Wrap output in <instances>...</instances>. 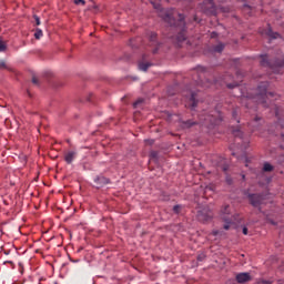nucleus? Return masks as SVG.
Segmentation results:
<instances>
[{
  "instance_id": "1",
  "label": "nucleus",
  "mask_w": 284,
  "mask_h": 284,
  "mask_svg": "<svg viewBox=\"0 0 284 284\" xmlns=\"http://www.w3.org/2000/svg\"><path fill=\"white\" fill-rule=\"evenodd\" d=\"M162 19L171 26H185V16L183 13L178 14V23L170 11H161Z\"/></svg>"
},
{
  "instance_id": "2",
  "label": "nucleus",
  "mask_w": 284,
  "mask_h": 284,
  "mask_svg": "<svg viewBox=\"0 0 284 284\" xmlns=\"http://www.w3.org/2000/svg\"><path fill=\"white\" fill-rule=\"evenodd\" d=\"M221 118H217L214 114H203L200 115V123L202 125H205L206 128H210L212 125H219L221 123Z\"/></svg>"
},
{
  "instance_id": "3",
  "label": "nucleus",
  "mask_w": 284,
  "mask_h": 284,
  "mask_svg": "<svg viewBox=\"0 0 284 284\" xmlns=\"http://www.w3.org/2000/svg\"><path fill=\"white\" fill-rule=\"evenodd\" d=\"M258 94H257V103L261 105H264V108L267 105V94L272 97V93H267V82H263L258 87Z\"/></svg>"
},
{
  "instance_id": "4",
  "label": "nucleus",
  "mask_w": 284,
  "mask_h": 284,
  "mask_svg": "<svg viewBox=\"0 0 284 284\" xmlns=\"http://www.w3.org/2000/svg\"><path fill=\"white\" fill-rule=\"evenodd\" d=\"M149 41H150V45L148 50H150L153 54H156V52H159V48L161 44L159 43V41H156L155 32L149 33Z\"/></svg>"
},
{
  "instance_id": "5",
  "label": "nucleus",
  "mask_w": 284,
  "mask_h": 284,
  "mask_svg": "<svg viewBox=\"0 0 284 284\" xmlns=\"http://www.w3.org/2000/svg\"><path fill=\"white\" fill-rule=\"evenodd\" d=\"M197 220L201 221V223H207V221H212V212L207 211L206 209L197 211Z\"/></svg>"
},
{
  "instance_id": "6",
  "label": "nucleus",
  "mask_w": 284,
  "mask_h": 284,
  "mask_svg": "<svg viewBox=\"0 0 284 284\" xmlns=\"http://www.w3.org/2000/svg\"><path fill=\"white\" fill-rule=\"evenodd\" d=\"M248 201L253 207H261L263 203V196L258 194H248Z\"/></svg>"
},
{
  "instance_id": "7",
  "label": "nucleus",
  "mask_w": 284,
  "mask_h": 284,
  "mask_svg": "<svg viewBox=\"0 0 284 284\" xmlns=\"http://www.w3.org/2000/svg\"><path fill=\"white\" fill-rule=\"evenodd\" d=\"M235 281L239 284L250 283V281H252V275L250 273H237L235 275Z\"/></svg>"
},
{
  "instance_id": "8",
  "label": "nucleus",
  "mask_w": 284,
  "mask_h": 284,
  "mask_svg": "<svg viewBox=\"0 0 284 284\" xmlns=\"http://www.w3.org/2000/svg\"><path fill=\"white\" fill-rule=\"evenodd\" d=\"M196 85H200L201 88H210L212 85V82L210 80L203 81V73L199 74V79L196 80Z\"/></svg>"
},
{
  "instance_id": "9",
  "label": "nucleus",
  "mask_w": 284,
  "mask_h": 284,
  "mask_svg": "<svg viewBox=\"0 0 284 284\" xmlns=\"http://www.w3.org/2000/svg\"><path fill=\"white\" fill-rule=\"evenodd\" d=\"M189 103H190L192 110H194V108H196V105L199 103V100H196V93H194V91H190Z\"/></svg>"
},
{
  "instance_id": "10",
  "label": "nucleus",
  "mask_w": 284,
  "mask_h": 284,
  "mask_svg": "<svg viewBox=\"0 0 284 284\" xmlns=\"http://www.w3.org/2000/svg\"><path fill=\"white\" fill-rule=\"evenodd\" d=\"M152 65L150 62H145V55L142 57V61L139 62V70L148 72V69Z\"/></svg>"
},
{
  "instance_id": "11",
  "label": "nucleus",
  "mask_w": 284,
  "mask_h": 284,
  "mask_svg": "<svg viewBox=\"0 0 284 284\" xmlns=\"http://www.w3.org/2000/svg\"><path fill=\"white\" fill-rule=\"evenodd\" d=\"M74 159H77V152L74 151H70L68 153H65L64 155V161L70 165V163H72V161H74Z\"/></svg>"
},
{
  "instance_id": "12",
  "label": "nucleus",
  "mask_w": 284,
  "mask_h": 284,
  "mask_svg": "<svg viewBox=\"0 0 284 284\" xmlns=\"http://www.w3.org/2000/svg\"><path fill=\"white\" fill-rule=\"evenodd\" d=\"M260 63L263 68H272V62H270V60L267 59V55H261Z\"/></svg>"
},
{
  "instance_id": "13",
  "label": "nucleus",
  "mask_w": 284,
  "mask_h": 284,
  "mask_svg": "<svg viewBox=\"0 0 284 284\" xmlns=\"http://www.w3.org/2000/svg\"><path fill=\"white\" fill-rule=\"evenodd\" d=\"M227 77L230 75L224 77V83H226V87L229 88V90H233V88H239V82L227 83Z\"/></svg>"
},
{
  "instance_id": "14",
  "label": "nucleus",
  "mask_w": 284,
  "mask_h": 284,
  "mask_svg": "<svg viewBox=\"0 0 284 284\" xmlns=\"http://www.w3.org/2000/svg\"><path fill=\"white\" fill-rule=\"evenodd\" d=\"M266 34H267L268 37H271V39H278V37H281V34H278V32L272 31L271 28L267 29Z\"/></svg>"
},
{
  "instance_id": "15",
  "label": "nucleus",
  "mask_w": 284,
  "mask_h": 284,
  "mask_svg": "<svg viewBox=\"0 0 284 284\" xmlns=\"http://www.w3.org/2000/svg\"><path fill=\"white\" fill-rule=\"evenodd\" d=\"M213 50H214L215 52L221 53L223 50H225V44L222 43V42H220V43H217L216 45L213 47Z\"/></svg>"
},
{
  "instance_id": "16",
  "label": "nucleus",
  "mask_w": 284,
  "mask_h": 284,
  "mask_svg": "<svg viewBox=\"0 0 284 284\" xmlns=\"http://www.w3.org/2000/svg\"><path fill=\"white\" fill-rule=\"evenodd\" d=\"M222 219L223 216H230V205H224L221 210Z\"/></svg>"
},
{
  "instance_id": "17",
  "label": "nucleus",
  "mask_w": 284,
  "mask_h": 284,
  "mask_svg": "<svg viewBox=\"0 0 284 284\" xmlns=\"http://www.w3.org/2000/svg\"><path fill=\"white\" fill-rule=\"evenodd\" d=\"M223 221L226 223V224H224V230H230V224L232 223V217L223 216Z\"/></svg>"
},
{
  "instance_id": "18",
  "label": "nucleus",
  "mask_w": 284,
  "mask_h": 284,
  "mask_svg": "<svg viewBox=\"0 0 284 284\" xmlns=\"http://www.w3.org/2000/svg\"><path fill=\"white\" fill-rule=\"evenodd\" d=\"M187 39V37L185 36V30H182L179 34H178V41L181 43L183 41H185Z\"/></svg>"
},
{
  "instance_id": "19",
  "label": "nucleus",
  "mask_w": 284,
  "mask_h": 284,
  "mask_svg": "<svg viewBox=\"0 0 284 284\" xmlns=\"http://www.w3.org/2000/svg\"><path fill=\"white\" fill-rule=\"evenodd\" d=\"M258 121H261V118L256 116V118L250 123V125H252V126L254 128L253 131L258 128Z\"/></svg>"
},
{
  "instance_id": "20",
  "label": "nucleus",
  "mask_w": 284,
  "mask_h": 284,
  "mask_svg": "<svg viewBox=\"0 0 284 284\" xmlns=\"http://www.w3.org/2000/svg\"><path fill=\"white\" fill-rule=\"evenodd\" d=\"M192 125H196V122H194L192 120H187V121L183 122L182 128H192Z\"/></svg>"
},
{
  "instance_id": "21",
  "label": "nucleus",
  "mask_w": 284,
  "mask_h": 284,
  "mask_svg": "<svg viewBox=\"0 0 284 284\" xmlns=\"http://www.w3.org/2000/svg\"><path fill=\"white\" fill-rule=\"evenodd\" d=\"M272 170H274V166H272V164L264 163V166H263L264 172H272Z\"/></svg>"
},
{
  "instance_id": "22",
  "label": "nucleus",
  "mask_w": 284,
  "mask_h": 284,
  "mask_svg": "<svg viewBox=\"0 0 284 284\" xmlns=\"http://www.w3.org/2000/svg\"><path fill=\"white\" fill-rule=\"evenodd\" d=\"M34 37L36 39H41V37H43V31L41 29H37Z\"/></svg>"
},
{
  "instance_id": "23",
  "label": "nucleus",
  "mask_w": 284,
  "mask_h": 284,
  "mask_svg": "<svg viewBox=\"0 0 284 284\" xmlns=\"http://www.w3.org/2000/svg\"><path fill=\"white\" fill-rule=\"evenodd\" d=\"M234 136H243V132H241V129L236 128L233 131Z\"/></svg>"
},
{
  "instance_id": "24",
  "label": "nucleus",
  "mask_w": 284,
  "mask_h": 284,
  "mask_svg": "<svg viewBox=\"0 0 284 284\" xmlns=\"http://www.w3.org/2000/svg\"><path fill=\"white\" fill-rule=\"evenodd\" d=\"M151 3L155 10H161V3L155 2L154 0H151Z\"/></svg>"
},
{
  "instance_id": "25",
  "label": "nucleus",
  "mask_w": 284,
  "mask_h": 284,
  "mask_svg": "<svg viewBox=\"0 0 284 284\" xmlns=\"http://www.w3.org/2000/svg\"><path fill=\"white\" fill-rule=\"evenodd\" d=\"M75 6H85V0H72Z\"/></svg>"
},
{
  "instance_id": "26",
  "label": "nucleus",
  "mask_w": 284,
  "mask_h": 284,
  "mask_svg": "<svg viewBox=\"0 0 284 284\" xmlns=\"http://www.w3.org/2000/svg\"><path fill=\"white\" fill-rule=\"evenodd\" d=\"M0 70H8V64L3 60H0Z\"/></svg>"
},
{
  "instance_id": "27",
  "label": "nucleus",
  "mask_w": 284,
  "mask_h": 284,
  "mask_svg": "<svg viewBox=\"0 0 284 284\" xmlns=\"http://www.w3.org/2000/svg\"><path fill=\"white\" fill-rule=\"evenodd\" d=\"M173 212H174L175 214H179V212H181V205H175V206H173Z\"/></svg>"
},
{
  "instance_id": "28",
  "label": "nucleus",
  "mask_w": 284,
  "mask_h": 284,
  "mask_svg": "<svg viewBox=\"0 0 284 284\" xmlns=\"http://www.w3.org/2000/svg\"><path fill=\"white\" fill-rule=\"evenodd\" d=\"M98 181H100V183H104V184L110 183V181H108V179H105V178H98Z\"/></svg>"
},
{
  "instance_id": "29",
  "label": "nucleus",
  "mask_w": 284,
  "mask_h": 284,
  "mask_svg": "<svg viewBox=\"0 0 284 284\" xmlns=\"http://www.w3.org/2000/svg\"><path fill=\"white\" fill-rule=\"evenodd\" d=\"M33 19L36 21V26H41V20L39 19V16H34Z\"/></svg>"
},
{
  "instance_id": "30",
  "label": "nucleus",
  "mask_w": 284,
  "mask_h": 284,
  "mask_svg": "<svg viewBox=\"0 0 284 284\" xmlns=\"http://www.w3.org/2000/svg\"><path fill=\"white\" fill-rule=\"evenodd\" d=\"M32 83H33L34 85H39V78L33 77V78H32Z\"/></svg>"
},
{
  "instance_id": "31",
  "label": "nucleus",
  "mask_w": 284,
  "mask_h": 284,
  "mask_svg": "<svg viewBox=\"0 0 284 284\" xmlns=\"http://www.w3.org/2000/svg\"><path fill=\"white\" fill-rule=\"evenodd\" d=\"M141 103H143V99L138 100L136 102H134V108H138L139 105H141Z\"/></svg>"
},
{
  "instance_id": "32",
  "label": "nucleus",
  "mask_w": 284,
  "mask_h": 284,
  "mask_svg": "<svg viewBox=\"0 0 284 284\" xmlns=\"http://www.w3.org/2000/svg\"><path fill=\"white\" fill-rule=\"evenodd\" d=\"M258 284H272V281H266V280H260L258 282H257Z\"/></svg>"
},
{
  "instance_id": "33",
  "label": "nucleus",
  "mask_w": 284,
  "mask_h": 284,
  "mask_svg": "<svg viewBox=\"0 0 284 284\" xmlns=\"http://www.w3.org/2000/svg\"><path fill=\"white\" fill-rule=\"evenodd\" d=\"M6 50V44L3 42H0V52H4Z\"/></svg>"
},
{
  "instance_id": "34",
  "label": "nucleus",
  "mask_w": 284,
  "mask_h": 284,
  "mask_svg": "<svg viewBox=\"0 0 284 284\" xmlns=\"http://www.w3.org/2000/svg\"><path fill=\"white\" fill-rule=\"evenodd\" d=\"M242 232H243V234H244L245 236H247V234H248L247 226H244L243 230H242Z\"/></svg>"
},
{
  "instance_id": "35",
  "label": "nucleus",
  "mask_w": 284,
  "mask_h": 284,
  "mask_svg": "<svg viewBox=\"0 0 284 284\" xmlns=\"http://www.w3.org/2000/svg\"><path fill=\"white\" fill-rule=\"evenodd\" d=\"M151 156H152V159H156V156H158L156 151L151 152Z\"/></svg>"
},
{
  "instance_id": "36",
  "label": "nucleus",
  "mask_w": 284,
  "mask_h": 284,
  "mask_svg": "<svg viewBox=\"0 0 284 284\" xmlns=\"http://www.w3.org/2000/svg\"><path fill=\"white\" fill-rule=\"evenodd\" d=\"M237 114H239V110H234L233 111V119H236Z\"/></svg>"
},
{
  "instance_id": "37",
  "label": "nucleus",
  "mask_w": 284,
  "mask_h": 284,
  "mask_svg": "<svg viewBox=\"0 0 284 284\" xmlns=\"http://www.w3.org/2000/svg\"><path fill=\"white\" fill-rule=\"evenodd\" d=\"M211 235H212V236H219V231H213V232L211 233Z\"/></svg>"
},
{
  "instance_id": "38",
  "label": "nucleus",
  "mask_w": 284,
  "mask_h": 284,
  "mask_svg": "<svg viewBox=\"0 0 284 284\" xmlns=\"http://www.w3.org/2000/svg\"><path fill=\"white\" fill-rule=\"evenodd\" d=\"M203 258H205V255H199L197 256V261H203Z\"/></svg>"
},
{
  "instance_id": "39",
  "label": "nucleus",
  "mask_w": 284,
  "mask_h": 284,
  "mask_svg": "<svg viewBox=\"0 0 284 284\" xmlns=\"http://www.w3.org/2000/svg\"><path fill=\"white\" fill-rule=\"evenodd\" d=\"M245 165H246V168H247V164L250 163V159H247V156H245Z\"/></svg>"
},
{
  "instance_id": "40",
  "label": "nucleus",
  "mask_w": 284,
  "mask_h": 284,
  "mask_svg": "<svg viewBox=\"0 0 284 284\" xmlns=\"http://www.w3.org/2000/svg\"><path fill=\"white\" fill-rule=\"evenodd\" d=\"M222 170H223L224 172H227V166L224 165V166L222 168Z\"/></svg>"
},
{
  "instance_id": "41",
  "label": "nucleus",
  "mask_w": 284,
  "mask_h": 284,
  "mask_svg": "<svg viewBox=\"0 0 284 284\" xmlns=\"http://www.w3.org/2000/svg\"><path fill=\"white\" fill-rule=\"evenodd\" d=\"M209 3H210L211 6H214V2H213L212 0H209Z\"/></svg>"
},
{
  "instance_id": "42",
  "label": "nucleus",
  "mask_w": 284,
  "mask_h": 284,
  "mask_svg": "<svg viewBox=\"0 0 284 284\" xmlns=\"http://www.w3.org/2000/svg\"><path fill=\"white\" fill-rule=\"evenodd\" d=\"M19 267H20L21 270H23V264L19 263Z\"/></svg>"
},
{
  "instance_id": "43",
  "label": "nucleus",
  "mask_w": 284,
  "mask_h": 284,
  "mask_svg": "<svg viewBox=\"0 0 284 284\" xmlns=\"http://www.w3.org/2000/svg\"><path fill=\"white\" fill-rule=\"evenodd\" d=\"M212 37H216V33L213 32V33H212Z\"/></svg>"
},
{
  "instance_id": "44",
  "label": "nucleus",
  "mask_w": 284,
  "mask_h": 284,
  "mask_svg": "<svg viewBox=\"0 0 284 284\" xmlns=\"http://www.w3.org/2000/svg\"><path fill=\"white\" fill-rule=\"evenodd\" d=\"M227 182H229V183H232V181H231L230 179H227Z\"/></svg>"
},
{
  "instance_id": "45",
  "label": "nucleus",
  "mask_w": 284,
  "mask_h": 284,
  "mask_svg": "<svg viewBox=\"0 0 284 284\" xmlns=\"http://www.w3.org/2000/svg\"><path fill=\"white\" fill-rule=\"evenodd\" d=\"M242 179H245V175H242Z\"/></svg>"
}]
</instances>
